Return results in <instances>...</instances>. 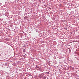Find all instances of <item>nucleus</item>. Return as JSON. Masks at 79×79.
I'll list each match as a JSON object with an SVG mask.
<instances>
[{
	"mask_svg": "<svg viewBox=\"0 0 79 79\" xmlns=\"http://www.w3.org/2000/svg\"><path fill=\"white\" fill-rule=\"evenodd\" d=\"M64 29H66V27H65L64 28Z\"/></svg>",
	"mask_w": 79,
	"mask_h": 79,
	"instance_id": "nucleus-11",
	"label": "nucleus"
},
{
	"mask_svg": "<svg viewBox=\"0 0 79 79\" xmlns=\"http://www.w3.org/2000/svg\"><path fill=\"white\" fill-rule=\"evenodd\" d=\"M5 74L6 75V77H9V74L8 73L5 72Z\"/></svg>",
	"mask_w": 79,
	"mask_h": 79,
	"instance_id": "nucleus-3",
	"label": "nucleus"
},
{
	"mask_svg": "<svg viewBox=\"0 0 79 79\" xmlns=\"http://www.w3.org/2000/svg\"><path fill=\"white\" fill-rule=\"evenodd\" d=\"M77 60H79V59H78L77 58Z\"/></svg>",
	"mask_w": 79,
	"mask_h": 79,
	"instance_id": "nucleus-10",
	"label": "nucleus"
},
{
	"mask_svg": "<svg viewBox=\"0 0 79 79\" xmlns=\"http://www.w3.org/2000/svg\"><path fill=\"white\" fill-rule=\"evenodd\" d=\"M42 78L44 79H46V77L44 76Z\"/></svg>",
	"mask_w": 79,
	"mask_h": 79,
	"instance_id": "nucleus-4",
	"label": "nucleus"
},
{
	"mask_svg": "<svg viewBox=\"0 0 79 79\" xmlns=\"http://www.w3.org/2000/svg\"><path fill=\"white\" fill-rule=\"evenodd\" d=\"M45 74L44 73H41L40 74V77L41 78H42L44 76Z\"/></svg>",
	"mask_w": 79,
	"mask_h": 79,
	"instance_id": "nucleus-1",
	"label": "nucleus"
},
{
	"mask_svg": "<svg viewBox=\"0 0 79 79\" xmlns=\"http://www.w3.org/2000/svg\"><path fill=\"white\" fill-rule=\"evenodd\" d=\"M70 14H74V12H70Z\"/></svg>",
	"mask_w": 79,
	"mask_h": 79,
	"instance_id": "nucleus-6",
	"label": "nucleus"
},
{
	"mask_svg": "<svg viewBox=\"0 0 79 79\" xmlns=\"http://www.w3.org/2000/svg\"><path fill=\"white\" fill-rule=\"evenodd\" d=\"M5 15L8 17L9 16V13L8 12H6L5 14Z\"/></svg>",
	"mask_w": 79,
	"mask_h": 79,
	"instance_id": "nucleus-2",
	"label": "nucleus"
},
{
	"mask_svg": "<svg viewBox=\"0 0 79 79\" xmlns=\"http://www.w3.org/2000/svg\"><path fill=\"white\" fill-rule=\"evenodd\" d=\"M46 74H49V72H46Z\"/></svg>",
	"mask_w": 79,
	"mask_h": 79,
	"instance_id": "nucleus-7",
	"label": "nucleus"
},
{
	"mask_svg": "<svg viewBox=\"0 0 79 79\" xmlns=\"http://www.w3.org/2000/svg\"><path fill=\"white\" fill-rule=\"evenodd\" d=\"M37 68L38 69H37V70L38 71V70H39V67H37Z\"/></svg>",
	"mask_w": 79,
	"mask_h": 79,
	"instance_id": "nucleus-9",
	"label": "nucleus"
},
{
	"mask_svg": "<svg viewBox=\"0 0 79 79\" xmlns=\"http://www.w3.org/2000/svg\"><path fill=\"white\" fill-rule=\"evenodd\" d=\"M23 52H24V53H25V52H26V50H25V49H23Z\"/></svg>",
	"mask_w": 79,
	"mask_h": 79,
	"instance_id": "nucleus-5",
	"label": "nucleus"
},
{
	"mask_svg": "<svg viewBox=\"0 0 79 79\" xmlns=\"http://www.w3.org/2000/svg\"><path fill=\"white\" fill-rule=\"evenodd\" d=\"M40 71H42V69L41 68H40L39 69Z\"/></svg>",
	"mask_w": 79,
	"mask_h": 79,
	"instance_id": "nucleus-8",
	"label": "nucleus"
},
{
	"mask_svg": "<svg viewBox=\"0 0 79 79\" xmlns=\"http://www.w3.org/2000/svg\"><path fill=\"white\" fill-rule=\"evenodd\" d=\"M25 35H26V34H25Z\"/></svg>",
	"mask_w": 79,
	"mask_h": 79,
	"instance_id": "nucleus-12",
	"label": "nucleus"
}]
</instances>
